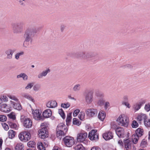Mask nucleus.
Wrapping results in <instances>:
<instances>
[{"mask_svg":"<svg viewBox=\"0 0 150 150\" xmlns=\"http://www.w3.org/2000/svg\"><path fill=\"white\" fill-rule=\"evenodd\" d=\"M80 111V110L79 109H77L75 110L73 113V115L75 117L76 116Z\"/></svg>","mask_w":150,"mask_h":150,"instance_id":"obj_52","label":"nucleus"},{"mask_svg":"<svg viewBox=\"0 0 150 150\" xmlns=\"http://www.w3.org/2000/svg\"><path fill=\"white\" fill-rule=\"evenodd\" d=\"M103 137L105 140H108L112 139L113 136L112 133L110 132H106L103 134Z\"/></svg>","mask_w":150,"mask_h":150,"instance_id":"obj_17","label":"nucleus"},{"mask_svg":"<svg viewBox=\"0 0 150 150\" xmlns=\"http://www.w3.org/2000/svg\"><path fill=\"white\" fill-rule=\"evenodd\" d=\"M86 102L88 104L91 103L93 100V93L91 91H85L84 93Z\"/></svg>","mask_w":150,"mask_h":150,"instance_id":"obj_9","label":"nucleus"},{"mask_svg":"<svg viewBox=\"0 0 150 150\" xmlns=\"http://www.w3.org/2000/svg\"><path fill=\"white\" fill-rule=\"evenodd\" d=\"M133 139L132 142L134 144H136L138 142V138L135 137L134 138H133Z\"/></svg>","mask_w":150,"mask_h":150,"instance_id":"obj_60","label":"nucleus"},{"mask_svg":"<svg viewBox=\"0 0 150 150\" xmlns=\"http://www.w3.org/2000/svg\"><path fill=\"white\" fill-rule=\"evenodd\" d=\"M8 97L11 99L14 100L15 102H17L18 101V99L14 95H8Z\"/></svg>","mask_w":150,"mask_h":150,"instance_id":"obj_34","label":"nucleus"},{"mask_svg":"<svg viewBox=\"0 0 150 150\" xmlns=\"http://www.w3.org/2000/svg\"><path fill=\"white\" fill-rule=\"evenodd\" d=\"M141 106V103H135L133 105V108L136 111L138 110Z\"/></svg>","mask_w":150,"mask_h":150,"instance_id":"obj_31","label":"nucleus"},{"mask_svg":"<svg viewBox=\"0 0 150 150\" xmlns=\"http://www.w3.org/2000/svg\"><path fill=\"white\" fill-rule=\"evenodd\" d=\"M27 145L29 147L33 148L35 146V143L33 141H30L28 143Z\"/></svg>","mask_w":150,"mask_h":150,"instance_id":"obj_35","label":"nucleus"},{"mask_svg":"<svg viewBox=\"0 0 150 150\" xmlns=\"http://www.w3.org/2000/svg\"><path fill=\"white\" fill-rule=\"evenodd\" d=\"M146 141L144 140H143L142 141L141 144V146L143 147H144L146 146Z\"/></svg>","mask_w":150,"mask_h":150,"instance_id":"obj_53","label":"nucleus"},{"mask_svg":"<svg viewBox=\"0 0 150 150\" xmlns=\"http://www.w3.org/2000/svg\"><path fill=\"white\" fill-rule=\"evenodd\" d=\"M24 146L21 143L18 144L15 147L16 150H23Z\"/></svg>","mask_w":150,"mask_h":150,"instance_id":"obj_30","label":"nucleus"},{"mask_svg":"<svg viewBox=\"0 0 150 150\" xmlns=\"http://www.w3.org/2000/svg\"><path fill=\"white\" fill-rule=\"evenodd\" d=\"M3 126L4 128V129L6 130H7L9 128L8 126L5 123H4V124L3 125Z\"/></svg>","mask_w":150,"mask_h":150,"instance_id":"obj_55","label":"nucleus"},{"mask_svg":"<svg viewBox=\"0 0 150 150\" xmlns=\"http://www.w3.org/2000/svg\"><path fill=\"white\" fill-rule=\"evenodd\" d=\"M1 98L4 102H7L8 100V98L6 96L3 95L1 97Z\"/></svg>","mask_w":150,"mask_h":150,"instance_id":"obj_54","label":"nucleus"},{"mask_svg":"<svg viewBox=\"0 0 150 150\" xmlns=\"http://www.w3.org/2000/svg\"><path fill=\"white\" fill-rule=\"evenodd\" d=\"M25 0H18L19 1V4L21 5H24L25 3Z\"/></svg>","mask_w":150,"mask_h":150,"instance_id":"obj_56","label":"nucleus"},{"mask_svg":"<svg viewBox=\"0 0 150 150\" xmlns=\"http://www.w3.org/2000/svg\"><path fill=\"white\" fill-rule=\"evenodd\" d=\"M145 110L147 112L150 110V104H146L144 107Z\"/></svg>","mask_w":150,"mask_h":150,"instance_id":"obj_48","label":"nucleus"},{"mask_svg":"<svg viewBox=\"0 0 150 150\" xmlns=\"http://www.w3.org/2000/svg\"><path fill=\"white\" fill-rule=\"evenodd\" d=\"M106 115L105 112L102 111H100L98 115V118L101 121L104 120L105 117Z\"/></svg>","mask_w":150,"mask_h":150,"instance_id":"obj_23","label":"nucleus"},{"mask_svg":"<svg viewBox=\"0 0 150 150\" xmlns=\"http://www.w3.org/2000/svg\"><path fill=\"white\" fill-rule=\"evenodd\" d=\"M85 114L84 112H81L78 116L79 118L81 120H83L85 117Z\"/></svg>","mask_w":150,"mask_h":150,"instance_id":"obj_38","label":"nucleus"},{"mask_svg":"<svg viewBox=\"0 0 150 150\" xmlns=\"http://www.w3.org/2000/svg\"><path fill=\"white\" fill-rule=\"evenodd\" d=\"M14 51L11 49H8L5 51L6 58L7 59H11L12 58L13 54Z\"/></svg>","mask_w":150,"mask_h":150,"instance_id":"obj_16","label":"nucleus"},{"mask_svg":"<svg viewBox=\"0 0 150 150\" xmlns=\"http://www.w3.org/2000/svg\"><path fill=\"white\" fill-rule=\"evenodd\" d=\"M88 137L91 140H96L98 139V135L96 130H93L90 132L88 134Z\"/></svg>","mask_w":150,"mask_h":150,"instance_id":"obj_13","label":"nucleus"},{"mask_svg":"<svg viewBox=\"0 0 150 150\" xmlns=\"http://www.w3.org/2000/svg\"><path fill=\"white\" fill-rule=\"evenodd\" d=\"M58 112L59 114L62 117L63 119H64L65 117V115L63 110L62 109H59V110Z\"/></svg>","mask_w":150,"mask_h":150,"instance_id":"obj_37","label":"nucleus"},{"mask_svg":"<svg viewBox=\"0 0 150 150\" xmlns=\"http://www.w3.org/2000/svg\"><path fill=\"white\" fill-rule=\"evenodd\" d=\"M0 109L2 112H8L10 110L9 107L6 104H3L1 105Z\"/></svg>","mask_w":150,"mask_h":150,"instance_id":"obj_20","label":"nucleus"},{"mask_svg":"<svg viewBox=\"0 0 150 150\" xmlns=\"http://www.w3.org/2000/svg\"><path fill=\"white\" fill-rule=\"evenodd\" d=\"M73 122L74 124L76 125H79L81 124V122L77 118H73Z\"/></svg>","mask_w":150,"mask_h":150,"instance_id":"obj_41","label":"nucleus"},{"mask_svg":"<svg viewBox=\"0 0 150 150\" xmlns=\"http://www.w3.org/2000/svg\"><path fill=\"white\" fill-rule=\"evenodd\" d=\"M91 150H101V149L97 146H93L91 149Z\"/></svg>","mask_w":150,"mask_h":150,"instance_id":"obj_58","label":"nucleus"},{"mask_svg":"<svg viewBox=\"0 0 150 150\" xmlns=\"http://www.w3.org/2000/svg\"><path fill=\"white\" fill-rule=\"evenodd\" d=\"M68 130V129L64 125L60 123L58 125L57 128V136L60 139L62 136L66 135V133Z\"/></svg>","mask_w":150,"mask_h":150,"instance_id":"obj_3","label":"nucleus"},{"mask_svg":"<svg viewBox=\"0 0 150 150\" xmlns=\"http://www.w3.org/2000/svg\"><path fill=\"white\" fill-rule=\"evenodd\" d=\"M3 142V140L2 139H0V150L2 149V144Z\"/></svg>","mask_w":150,"mask_h":150,"instance_id":"obj_64","label":"nucleus"},{"mask_svg":"<svg viewBox=\"0 0 150 150\" xmlns=\"http://www.w3.org/2000/svg\"><path fill=\"white\" fill-rule=\"evenodd\" d=\"M8 116L9 118L12 119L13 120H15L16 118V117L12 113H10L8 115Z\"/></svg>","mask_w":150,"mask_h":150,"instance_id":"obj_51","label":"nucleus"},{"mask_svg":"<svg viewBox=\"0 0 150 150\" xmlns=\"http://www.w3.org/2000/svg\"><path fill=\"white\" fill-rule=\"evenodd\" d=\"M126 150H130L131 147L132 142L129 139H125L124 141Z\"/></svg>","mask_w":150,"mask_h":150,"instance_id":"obj_18","label":"nucleus"},{"mask_svg":"<svg viewBox=\"0 0 150 150\" xmlns=\"http://www.w3.org/2000/svg\"><path fill=\"white\" fill-rule=\"evenodd\" d=\"M24 23H13L12 28L13 33L15 34L21 33L23 31Z\"/></svg>","mask_w":150,"mask_h":150,"instance_id":"obj_4","label":"nucleus"},{"mask_svg":"<svg viewBox=\"0 0 150 150\" xmlns=\"http://www.w3.org/2000/svg\"><path fill=\"white\" fill-rule=\"evenodd\" d=\"M86 114L89 116L93 117L96 116L98 113L97 110L94 108H90L86 110Z\"/></svg>","mask_w":150,"mask_h":150,"instance_id":"obj_11","label":"nucleus"},{"mask_svg":"<svg viewBox=\"0 0 150 150\" xmlns=\"http://www.w3.org/2000/svg\"><path fill=\"white\" fill-rule=\"evenodd\" d=\"M22 96L23 98L31 100L32 102H33V99L32 97L29 94L26 93H23L22 94Z\"/></svg>","mask_w":150,"mask_h":150,"instance_id":"obj_26","label":"nucleus"},{"mask_svg":"<svg viewBox=\"0 0 150 150\" xmlns=\"http://www.w3.org/2000/svg\"><path fill=\"white\" fill-rule=\"evenodd\" d=\"M144 131L142 129L140 128L137 129L136 131V135L137 138L141 137L143 134Z\"/></svg>","mask_w":150,"mask_h":150,"instance_id":"obj_24","label":"nucleus"},{"mask_svg":"<svg viewBox=\"0 0 150 150\" xmlns=\"http://www.w3.org/2000/svg\"><path fill=\"white\" fill-rule=\"evenodd\" d=\"M77 57L78 58H83L87 61L92 62L97 60L96 58L94 57L93 54L91 52L87 53L85 54V52H80L78 54Z\"/></svg>","mask_w":150,"mask_h":150,"instance_id":"obj_2","label":"nucleus"},{"mask_svg":"<svg viewBox=\"0 0 150 150\" xmlns=\"http://www.w3.org/2000/svg\"><path fill=\"white\" fill-rule=\"evenodd\" d=\"M7 120L6 117L4 115H0V121L4 122Z\"/></svg>","mask_w":150,"mask_h":150,"instance_id":"obj_45","label":"nucleus"},{"mask_svg":"<svg viewBox=\"0 0 150 150\" xmlns=\"http://www.w3.org/2000/svg\"><path fill=\"white\" fill-rule=\"evenodd\" d=\"M22 78L23 80L26 81L28 79V76L25 74L23 73Z\"/></svg>","mask_w":150,"mask_h":150,"instance_id":"obj_57","label":"nucleus"},{"mask_svg":"<svg viewBox=\"0 0 150 150\" xmlns=\"http://www.w3.org/2000/svg\"><path fill=\"white\" fill-rule=\"evenodd\" d=\"M65 144L67 147L71 146L75 143L74 138L71 137L66 136L63 139Z\"/></svg>","mask_w":150,"mask_h":150,"instance_id":"obj_8","label":"nucleus"},{"mask_svg":"<svg viewBox=\"0 0 150 150\" xmlns=\"http://www.w3.org/2000/svg\"><path fill=\"white\" fill-rule=\"evenodd\" d=\"M56 101L51 100L49 101L46 104L47 106L50 108H54L57 107V104Z\"/></svg>","mask_w":150,"mask_h":150,"instance_id":"obj_21","label":"nucleus"},{"mask_svg":"<svg viewBox=\"0 0 150 150\" xmlns=\"http://www.w3.org/2000/svg\"><path fill=\"white\" fill-rule=\"evenodd\" d=\"M124 66L125 67H127L128 68H131L132 67V65L129 64H126Z\"/></svg>","mask_w":150,"mask_h":150,"instance_id":"obj_62","label":"nucleus"},{"mask_svg":"<svg viewBox=\"0 0 150 150\" xmlns=\"http://www.w3.org/2000/svg\"><path fill=\"white\" fill-rule=\"evenodd\" d=\"M147 117L145 114H141L139 115L137 117V120L138 121H139L140 122L142 120H143L144 122Z\"/></svg>","mask_w":150,"mask_h":150,"instance_id":"obj_25","label":"nucleus"},{"mask_svg":"<svg viewBox=\"0 0 150 150\" xmlns=\"http://www.w3.org/2000/svg\"><path fill=\"white\" fill-rule=\"evenodd\" d=\"M50 70L49 69H47V70L42 71L41 73H40L42 76L44 77L45 76L47 73L50 72Z\"/></svg>","mask_w":150,"mask_h":150,"instance_id":"obj_39","label":"nucleus"},{"mask_svg":"<svg viewBox=\"0 0 150 150\" xmlns=\"http://www.w3.org/2000/svg\"><path fill=\"white\" fill-rule=\"evenodd\" d=\"M12 107L15 109L18 110H21L22 109V107L19 103V101L17 102H14L11 100L10 101Z\"/></svg>","mask_w":150,"mask_h":150,"instance_id":"obj_15","label":"nucleus"},{"mask_svg":"<svg viewBox=\"0 0 150 150\" xmlns=\"http://www.w3.org/2000/svg\"><path fill=\"white\" fill-rule=\"evenodd\" d=\"M123 99L124 101H128V97L127 96H125L123 97Z\"/></svg>","mask_w":150,"mask_h":150,"instance_id":"obj_63","label":"nucleus"},{"mask_svg":"<svg viewBox=\"0 0 150 150\" xmlns=\"http://www.w3.org/2000/svg\"><path fill=\"white\" fill-rule=\"evenodd\" d=\"M117 121L119 125L126 127L128 125L129 120L127 116L123 114L119 116Z\"/></svg>","mask_w":150,"mask_h":150,"instance_id":"obj_5","label":"nucleus"},{"mask_svg":"<svg viewBox=\"0 0 150 150\" xmlns=\"http://www.w3.org/2000/svg\"><path fill=\"white\" fill-rule=\"evenodd\" d=\"M138 124L137 122L135 120H134L132 124V128H136L138 126Z\"/></svg>","mask_w":150,"mask_h":150,"instance_id":"obj_44","label":"nucleus"},{"mask_svg":"<svg viewBox=\"0 0 150 150\" xmlns=\"http://www.w3.org/2000/svg\"><path fill=\"white\" fill-rule=\"evenodd\" d=\"M38 32V29L36 28H28L25 30L23 35V38L24 40L23 45L27 42L30 41L31 42L33 38Z\"/></svg>","mask_w":150,"mask_h":150,"instance_id":"obj_1","label":"nucleus"},{"mask_svg":"<svg viewBox=\"0 0 150 150\" xmlns=\"http://www.w3.org/2000/svg\"><path fill=\"white\" fill-rule=\"evenodd\" d=\"M31 137L29 132H21L18 135L20 139L24 142L28 141L30 139Z\"/></svg>","mask_w":150,"mask_h":150,"instance_id":"obj_6","label":"nucleus"},{"mask_svg":"<svg viewBox=\"0 0 150 150\" xmlns=\"http://www.w3.org/2000/svg\"><path fill=\"white\" fill-rule=\"evenodd\" d=\"M71 113H69L67 116L66 121L67 123H69L71 121Z\"/></svg>","mask_w":150,"mask_h":150,"instance_id":"obj_46","label":"nucleus"},{"mask_svg":"<svg viewBox=\"0 0 150 150\" xmlns=\"http://www.w3.org/2000/svg\"><path fill=\"white\" fill-rule=\"evenodd\" d=\"M33 118L36 120H40L42 119L41 112L39 110H36L32 112Z\"/></svg>","mask_w":150,"mask_h":150,"instance_id":"obj_14","label":"nucleus"},{"mask_svg":"<svg viewBox=\"0 0 150 150\" xmlns=\"http://www.w3.org/2000/svg\"><path fill=\"white\" fill-rule=\"evenodd\" d=\"M9 125L11 128H13L15 129H16L17 126L16 124L12 122H10L9 123Z\"/></svg>","mask_w":150,"mask_h":150,"instance_id":"obj_49","label":"nucleus"},{"mask_svg":"<svg viewBox=\"0 0 150 150\" xmlns=\"http://www.w3.org/2000/svg\"><path fill=\"white\" fill-rule=\"evenodd\" d=\"M115 132L119 137H123L124 130L123 128L120 127L117 128L115 130Z\"/></svg>","mask_w":150,"mask_h":150,"instance_id":"obj_19","label":"nucleus"},{"mask_svg":"<svg viewBox=\"0 0 150 150\" xmlns=\"http://www.w3.org/2000/svg\"><path fill=\"white\" fill-rule=\"evenodd\" d=\"M87 136V133L86 132L78 134L77 136V141L80 142H83L85 140Z\"/></svg>","mask_w":150,"mask_h":150,"instance_id":"obj_12","label":"nucleus"},{"mask_svg":"<svg viewBox=\"0 0 150 150\" xmlns=\"http://www.w3.org/2000/svg\"><path fill=\"white\" fill-rule=\"evenodd\" d=\"M34 83L33 82L30 83H28L27 86L25 87V89L27 90L29 88L31 89L32 87L33 86Z\"/></svg>","mask_w":150,"mask_h":150,"instance_id":"obj_42","label":"nucleus"},{"mask_svg":"<svg viewBox=\"0 0 150 150\" xmlns=\"http://www.w3.org/2000/svg\"><path fill=\"white\" fill-rule=\"evenodd\" d=\"M122 104L123 105H125L128 108H130V105L128 101H122Z\"/></svg>","mask_w":150,"mask_h":150,"instance_id":"obj_50","label":"nucleus"},{"mask_svg":"<svg viewBox=\"0 0 150 150\" xmlns=\"http://www.w3.org/2000/svg\"><path fill=\"white\" fill-rule=\"evenodd\" d=\"M74 150H84V148L81 144H78L76 146Z\"/></svg>","mask_w":150,"mask_h":150,"instance_id":"obj_32","label":"nucleus"},{"mask_svg":"<svg viewBox=\"0 0 150 150\" xmlns=\"http://www.w3.org/2000/svg\"><path fill=\"white\" fill-rule=\"evenodd\" d=\"M40 85L39 84H36L33 86V90L34 91H37L40 90Z\"/></svg>","mask_w":150,"mask_h":150,"instance_id":"obj_36","label":"nucleus"},{"mask_svg":"<svg viewBox=\"0 0 150 150\" xmlns=\"http://www.w3.org/2000/svg\"><path fill=\"white\" fill-rule=\"evenodd\" d=\"M39 136L42 139H44L48 137V132L47 128L43 127L39 131Z\"/></svg>","mask_w":150,"mask_h":150,"instance_id":"obj_10","label":"nucleus"},{"mask_svg":"<svg viewBox=\"0 0 150 150\" xmlns=\"http://www.w3.org/2000/svg\"><path fill=\"white\" fill-rule=\"evenodd\" d=\"M37 146L38 148L40 150H45V147L42 142H38Z\"/></svg>","mask_w":150,"mask_h":150,"instance_id":"obj_28","label":"nucleus"},{"mask_svg":"<svg viewBox=\"0 0 150 150\" xmlns=\"http://www.w3.org/2000/svg\"><path fill=\"white\" fill-rule=\"evenodd\" d=\"M52 115V112L50 109H47L45 110L42 113L43 116L45 118H48L50 117Z\"/></svg>","mask_w":150,"mask_h":150,"instance_id":"obj_22","label":"nucleus"},{"mask_svg":"<svg viewBox=\"0 0 150 150\" xmlns=\"http://www.w3.org/2000/svg\"><path fill=\"white\" fill-rule=\"evenodd\" d=\"M81 85L77 84L74 85L73 88L72 90L74 92H78L80 90Z\"/></svg>","mask_w":150,"mask_h":150,"instance_id":"obj_29","label":"nucleus"},{"mask_svg":"<svg viewBox=\"0 0 150 150\" xmlns=\"http://www.w3.org/2000/svg\"><path fill=\"white\" fill-rule=\"evenodd\" d=\"M15 134V132L14 131L12 130H10L8 132V137L11 139L14 137Z\"/></svg>","mask_w":150,"mask_h":150,"instance_id":"obj_27","label":"nucleus"},{"mask_svg":"<svg viewBox=\"0 0 150 150\" xmlns=\"http://www.w3.org/2000/svg\"><path fill=\"white\" fill-rule=\"evenodd\" d=\"M104 102L105 101L103 99H100L98 100L97 103L98 105L101 106L103 105Z\"/></svg>","mask_w":150,"mask_h":150,"instance_id":"obj_47","label":"nucleus"},{"mask_svg":"<svg viewBox=\"0 0 150 150\" xmlns=\"http://www.w3.org/2000/svg\"><path fill=\"white\" fill-rule=\"evenodd\" d=\"M21 119L22 121H23V125L25 127L29 128L31 127L32 122L30 119L23 115L21 116Z\"/></svg>","mask_w":150,"mask_h":150,"instance_id":"obj_7","label":"nucleus"},{"mask_svg":"<svg viewBox=\"0 0 150 150\" xmlns=\"http://www.w3.org/2000/svg\"><path fill=\"white\" fill-rule=\"evenodd\" d=\"M65 26L64 25H61L60 26V30L62 32H63L65 28Z\"/></svg>","mask_w":150,"mask_h":150,"instance_id":"obj_61","label":"nucleus"},{"mask_svg":"<svg viewBox=\"0 0 150 150\" xmlns=\"http://www.w3.org/2000/svg\"><path fill=\"white\" fill-rule=\"evenodd\" d=\"M110 106V103L108 102H106L105 104V108L107 109L108 107Z\"/></svg>","mask_w":150,"mask_h":150,"instance_id":"obj_59","label":"nucleus"},{"mask_svg":"<svg viewBox=\"0 0 150 150\" xmlns=\"http://www.w3.org/2000/svg\"><path fill=\"white\" fill-rule=\"evenodd\" d=\"M70 106V104L68 102H67L66 103H62L61 104V107L65 108H68Z\"/></svg>","mask_w":150,"mask_h":150,"instance_id":"obj_40","label":"nucleus"},{"mask_svg":"<svg viewBox=\"0 0 150 150\" xmlns=\"http://www.w3.org/2000/svg\"><path fill=\"white\" fill-rule=\"evenodd\" d=\"M144 125L147 127H150V120L147 117L144 121Z\"/></svg>","mask_w":150,"mask_h":150,"instance_id":"obj_33","label":"nucleus"},{"mask_svg":"<svg viewBox=\"0 0 150 150\" xmlns=\"http://www.w3.org/2000/svg\"><path fill=\"white\" fill-rule=\"evenodd\" d=\"M24 54V52H23V51L17 53L15 55V58L16 59H19L20 56L22 55H23Z\"/></svg>","mask_w":150,"mask_h":150,"instance_id":"obj_43","label":"nucleus"}]
</instances>
